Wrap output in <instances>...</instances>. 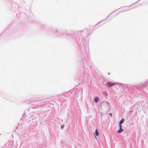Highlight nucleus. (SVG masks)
<instances>
[{
	"label": "nucleus",
	"instance_id": "1",
	"mask_svg": "<svg viewBox=\"0 0 148 148\" xmlns=\"http://www.w3.org/2000/svg\"><path fill=\"white\" fill-rule=\"evenodd\" d=\"M124 121H121L119 124V127H120L118 131L119 133L122 132L123 131V130L122 128L121 124Z\"/></svg>",
	"mask_w": 148,
	"mask_h": 148
},
{
	"label": "nucleus",
	"instance_id": "2",
	"mask_svg": "<svg viewBox=\"0 0 148 148\" xmlns=\"http://www.w3.org/2000/svg\"><path fill=\"white\" fill-rule=\"evenodd\" d=\"M107 84L109 87L113 86L115 85L114 83L111 82H108L107 83Z\"/></svg>",
	"mask_w": 148,
	"mask_h": 148
},
{
	"label": "nucleus",
	"instance_id": "3",
	"mask_svg": "<svg viewBox=\"0 0 148 148\" xmlns=\"http://www.w3.org/2000/svg\"><path fill=\"white\" fill-rule=\"evenodd\" d=\"M99 101V98L97 97H95V102H98Z\"/></svg>",
	"mask_w": 148,
	"mask_h": 148
},
{
	"label": "nucleus",
	"instance_id": "4",
	"mask_svg": "<svg viewBox=\"0 0 148 148\" xmlns=\"http://www.w3.org/2000/svg\"><path fill=\"white\" fill-rule=\"evenodd\" d=\"M95 133L96 135L97 136H98L99 135V133H98L97 130V129L95 130Z\"/></svg>",
	"mask_w": 148,
	"mask_h": 148
},
{
	"label": "nucleus",
	"instance_id": "5",
	"mask_svg": "<svg viewBox=\"0 0 148 148\" xmlns=\"http://www.w3.org/2000/svg\"><path fill=\"white\" fill-rule=\"evenodd\" d=\"M64 127V126H62L61 127V128H62V129Z\"/></svg>",
	"mask_w": 148,
	"mask_h": 148
},
{
	"label": "nucleus",
	"instance_id": "6",
	"mask_svg": "<svg viewBox=\"0 0 148 148\" xmlns=\"http://www.w3.org/2000/svg\"><path fill=\"white\" fill-rule=\"evenodd\" d=\"M110 115L111 116H112V114H111V113H110Z\"/></svg>",
	"mask_w": 148,
	"mask_h": 148
},
{
	"label": "nucleus",
	"instance_id": "7",
	"mask_svg": "<svg viewBox=\"0 0 148 148\" xmlns=\"http://www.w3.org/2000/svg\"><path fill=\"white\" fill-rule=\"evenodd\" d=\"M121 120H122V121L124 120V119H121Z\"/></svg>",
	"mask_w": 148,
	"mask_h": 148
}]
</instances>
